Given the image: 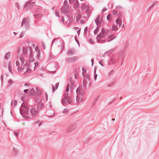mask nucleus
<instances>
[{
	"mask_svg": "<svg viewBox=\"0 0 159 159\" xmlns=\"http://www.w3.org/2000/svg\"><path fill=\"white\" fill-rule=\"evenodd\" d=\"M32 1L31 0H29L25 2L24 4V8L25 9L26 11H28L29 9H31L34 6L33 3H34L35 2L32 3Z\"/></svg>",
	"mask_w": 159,
	"mask_h": 159,
	"instance_id": "nucleus-1",
	"label": "nucleus"
},
{
	"mask_svg": "<svg viewBox=\"0 0 159 159\" xmlns=\"http://www.w3.org/2000/svg\"><path fill=\"white\" fill-rule=\"evenodd\" d=\"M24 24H25V28L28 30L30 28V24L29 22V17L24 18L22 20L21 26H22Z\"/></svg>",
	"mask_w": 159,
	"mask_h": 159,
	"instance_id": "nucleus-2",
	"label": "nucleus"
},
{
	"mask_svg": "<svg viewBox=\"0 0 159 159\" xmlns=\"http://www.w3.org/2000/svg\"><path fill=\"white\" fill-rule=\"evenodd\" d=\"M79 59V57L77 56L71 57H66L65 58V61L68 63H73L75 61Z\"/></svg>",
	"mask_w": 159,
	"mask_h": 159,
	"instance_id": "nucleus-3",
	"label": "nucleus"
},
{
	"mask_svg": "<svg viewBox=\"0 0 159 159\" xmlns=\"http://www.w3.org/2000/svg\"><path fill=\"white\" fill-rule=\"evenodd\" d=\"M66 8V6H63L61 7V11L63 14L69 13L70 11Z\"/></svg>",
	"mask_w": 159,
	"mask_h": 159,
	"instance_id": "nucleus-4",
	"label": "nucleus"
},
{
	"mask_svg": "<svg viewBox=\"0 0 159 159\" xmlns=\"http://www.w3.org/2000/svg\"><path fill=\"white\" fill-rule=\"evenodd\" d=\"M21 106L23 108L25 109V112H29L30 108L27 102H25L24 103L23 102Z\"/></svg>",
	"mask_w": 159,
	"mask_h": 159,
	"instance_id": "nucleus-5",
	"label": "nucleus"
},
{
	"mask_svg": "<svg viewBox=\"0 0 159 159\" xmlns=\"http://www.w3.org/2000/svg\"><path fill=\"white\" fill-rule=\"evenodd\" d=\"M75 49L74 48H71L67 51V54L68 56H72L75 54Z\"/></svg>",
	"mask_w": 159,
	"mask_h": 159,
	"instance_id": "nucleus-6",
	"label": "nucleus"
},
{
	"mask_svg": "<svg viewBox=\"0 0 159 159\" xmlns=\"http://www.w3.org/2000/svg\"><path fill=\"white\" fill-rule=\"evenodd\" d=\"M76 128V126L75 125H73L70 126L68 128L67 130V133H69L71 132L74 130Z\"/></svg>",
	"mask_w": 159,
	"mask_h": 159,
	"instance_id": "nucleus-7",
	"label": "nucleus"
},
{
	"mask_svg": "<svg viewBox=\"0 0 159 159\" xmlns=\"http://www.w3.org/2000/svg\"><path fill=\"white\" fill-rule=\"evenodd\" d=\"M108 65H115L116 63L115 59L114 58H111L110 61H108Z\"/></svg>",
	"mask_w": 159,
	"mask_h": 159,
	"instance_id": "nucleus-8",
	"label": "nucleus"
},
{
	"mask_svg": "<svg viewBox=\"0 0 159 159\" xmlns=\"http://www.w3.org/2000/svg\"><path fill=\"white\" fill-rule=\"evenodd\" d=\"M30 112L33 116H35L38 114V111L34 108H32L30 110Z\"/></svg>",
	"mask_w": 159,
	"mask_h": 159,
	"instance_id": "nucleus-9",
	"label": "nucleus"
},
{
	"mask_svg": "<svg viewBox=\"0 0 159 159\" xmlns=\"http://www.w3.org/2000/svg\"><path fill=\"white\" fill-rule=\"evenodd\" d=\"M106 36L105 34L100 32L97 35V36L96 37V40H98V39H103Z\"/></svg>",
	"mask_w": 159,
	"mask_h": 159,
	"instance_id": "nucleus-10",
	"label": "nucleus"
},
{
	"mask_svg": "<svg viewBox=\"0 0 159 159\" xmlns=\"http://www.w3.org/2000/svg\"><path fill=\"white\" fill-rule=\"evenodd\" d=\"M116 23L119 25L120 27L122 25V21L121 18L119 17H118L116 20Z\"/></svg>",
	"mask_w": 159,
	"mask_h": 159,
	"instance_id": "nucleus-11",
	"label": "nucleus"
},
{
	"mask_svg": "<svg viewBox=\"0 0 159 159\" xmlns=\"http://www.w3.org/2000/svg\"><path fill=\"white\" fill-rule=\"evenodd\" d=\"M67 98H66V97H62V98L61 99V102L62 103V104L63 106H65V105L67 103Z\"/></svg>",
	"mask_w": 159,
	"mask_h": 159,
	"instance_id": "nucleus-12",
	"label": "nucleus"
},
{
	"mask_svg": "<svg viewBox=\"0 0 159 159\" xmlns=\"http://www.w3.org/2000/svg\"><path fill=\"white\" fill-rule=\"evenodd\" d=\"M36 92L33 88L31 89L29 92V94L31 97H32L34 95H36Z\"/></svg>",
	"mask_w": 159,
	"mask_h": 159,
	"instance_id": "nucleus-13",
	"label": "nucleus"
},
{
	"mask_svg": "<svg viewBox=\"0 0 159 159\" xmlns=\"http://www.w3.org/2000/svg\"><path fill=\"white\" fill-rule=\"evenodd\" d=\"M35 89L36 91L37 92H36V95L37 96H40L42 94V92L37 87H36L35 88Z\"/></svg>",
	"mask_w": 159,
	"mask_h": 159,
	"instance_id": "nucleus-14",
	"label": "nucleus"
},
{
	"mask_svg": "<svg viewBox=\"0 0 159 159\" xmlns=\"http://www.w3.org/2000/svg\"><path fill=\"white\" fill-rule=\"evenodd\" d=\"M22 50L23 54H24L26 55L27 54L28 52V48L27 47H25L22 48Z\"/></svg>",
	"mask_w": 159,
	"mask_h": 159,
	"instance_id": "nucleus-15",
	"label": "nucleus"
},
{
	"mask_svg": "<svg viewBox=\"0 0 159 159\" xmlns=\"http://www.w3.org/2000/svg\"><path fill=\"white\" fill-rule=\"evenodd\" d=\"M44 104L43 103H41V101L39 102L37 104V108L38 109H42L43 107Z\"/></svg>",
	"mask_w": 159,
	"mask_h": 159,
	"instance_id": "nucleus-16",
	"label": "nucleus"
},
{
	"mask_svg": "<svg viewBox=\"0 0 159 159\" xmlns=\"http://www.w3.org/2000/svg\"><path fill=\"white\" fill-rule=\"evenodd\" d=\"M67 101V103L70 104H71L73 102V99L72 98L70 97H68Z\"/></svg>",
	"mask_w": 159,
	"mask_h": 159,
	"instance_id": "nucleus-17",
	"label": "nucleus"
},
{
	"mask_svg": "<svg viewBox=\"0 0 159 159\" xmlns=\"http://www.w3.org/2000/svg\"><path fill=\"white\" fill-rule=\"evenodd\" d=\"M19 110L20 114L22 116H23V115H24V114L25 112V109H21V107H20Z\"/></svg>",
	"mask_w": 159,
	"mask_h": 159,
	"instance_id": "nucleus-18",
	"label": "nucleus"
},
{
	"mask_svg": "<svg viewBox=\"0 0 159 159\" xmlns=\"http://www.w3.org/2000/svg\"><path fill=\"white\" fill-rule=\"evenodd\" d=\"M11 56V52H8L5 55L4 58L5 59H8Z\"/></svg>",
	"mask_w": 159,
	"mask_h": 159,
	"instance_id": "nucleus-19",
	"label": "nucleus"
},
{
	"mask_svg": "<svg viewBox=\"0 0 159 159\" xmlns=\"http://www.w3.org/2000/svg\"><path fill=\"white\" fill-rule=\"evenodd\" d=\"M80 3L78 1V0H77V1H76L75 2V3L74 4V7L75 8H78L79 7V6Z\"/></svg>",
	"mask_w": 159,
	"mask_h": 159,
	"instance_id": "nucleus-20",
	"label": "nucleus"
},
{
	"mask_svg": "<svg viewBox=\"0 0 159 159\" xmlns=\"http://www.w3.org/2000/svg\"><path fill=\"white\" fill-rule=\"evenodd\" d=\"M70 84V90L71 91H73V90L74 89V88L75 83L73 81H71Z\"/></svg>",
	"mask_w": 159,
	"mask_h": 159,
	"instance_id": "nucleus-21",
	"label": "nucleus"
},
{
	"mask_svg": "<svg viewBox=\"0 0 159 159\" xmlns=\"http://www.w3.org/2000/svg\"><path fill=\"white\" fill-rule=\"evenodd\" d=\"M18 153V151L17 150V149L15 148H13V149L12 150V153L13 155L14 156H16L17 155Z\"/></svg>",
	"mask_w": 159,
	"mask_h": 159,
	"instance_id": "nucleus-22",
	"label": "nucleus"
},
{
	"mask_svg": "<svg viewBox=\"0 0 159 159\" xmlns=\"http://www.w3.org/2000/svg\"><path fill=\"white\" fill-rule=\"evenodd\" d=\"M83 77L84 78H85L87 79V80L89 81H90L91 80V79L89 76V74H85V75H83Z\"/></svg>",
	"mask_w": 159,
	"mask_h": 159,
	"instance_id": "nucleus-23",
	"label": "nucleus"
},
{
	"mask_svg": "<svg viewBox=\"0 0 159 159\" xmlns=\"http://www.w3.org/2000/svg\"><path fill=\"white\" fill-rule=\"evenodd\" d=\"M82 87L81 86H79L76 89V90L77 94H78L79 93H80Z\"/></svg>",
	"mask_w": 159,
	"mask_h": 159,
	"instance_id": "nucleus-24",
	"label": "nucleus"
},
{
	"mask_svg": "<svg viewBox=\"0 0 159 159\" xmlns=\"http://www.w3.org/2000/svg\"><path fill=\"white\" fill-rule=\"evenodd\" d=\"M84 99L83 98H81L80 99V98L78 97V95L76 97V102L77 103L79 102L80 100L81 102H82L84 101Z\"/></svg>",
	"mask_w": 159,
	"mask_h": 159,
	"instance_id": "nucleus-25",
	"label": "nucleus"
},
{
	"mask_svg": "<svg viewBox=\"0 0 159 159\" xmlns=\"http://www.w3.org/2000/svg\"><path fill=\"white\" fill-rule=\"evenodd\" d=\"M157 3V2H154L153 3L151 6L148 8L147 10L148 11H150Z\"/></svg>",
	"mask_w": 159,
	"mask_h": 159,
	"instance_id": "nucleus-26",
	"label": "nucleus"
},
{
	"mask_svg": "<svg viewBox=\"0 0 159 159\" xmlns=\"http://www.w3.org/2000/svg\"><path fill=\"white\" fill-rule=\"evenodd\" d=\"M102 18H101L97 22V25H96L97 26H100L102 23Z\"/></svg>",
	"mask_w": 159,
	"mask_h": 159,
	"instance_id": "nucleus-27",
	"label": "nucleus"
},
{
	"mask_svg": "<svg viewBox=\"0 0 159 159\" xmlns=\"http://www.w3.org/2000/svg\"><path fill=\"white\" fill-rule=\"evenodd\" d=\"M68 0H65L63 2L64 6H66V8H69L70 7L68 5Z\"/></svg>",
	"mask_w": 159,
	"mask_h": 159,
	"instance_id": "nucleus-28",
	"label": "nucleus"
},
{
	"mask_svg": "<svg viewBox=\"0 0 159 159\" xmlns=\"http://www.w3.org/2000/svg\"><path fill=\"white\" fill-rule=\"evenodd\" d=\"M118 29V27L116 25H112L111 30L113 31H116Z\"/></svg>",
	"mask_w": 159,
	"mask_h": 159,
	"instance_id": "nucleus-29",
	"label": "nucleus"
},
{
	"mask_svg": "<svg viewBox=\"0 0 159 159\" xmlns=\"http://www.w3.org/2000/svg\"><path fill=\"white\" fill-rule=\"evenodd\" d=\"M98 43H103L106 42V41L105 39L103 40L102 39H98V40H97Z\"/></svg>",
	"mask_w": 159,
	"mask_h": 159,
	"instance_id": "nucleus-30",
	"label": "nucleus"
},
{
	"mask_svg": "<svg viewBox=\"0 0 159 159\" xmlns=\"http://www.w3.org/2000/svg\"><path fill=\"white\" fill-rule=\"evenodd\" d=\"M112 15L111 14H108V15L107 16V20L109 21L110 20V19H111V18H112Z\"/></svg>",
	"mask_w": 159,
	"mask_h": 159,
	"instance_id": "nucleus-31",
	"label": "nucleus"
},
{
	"mask_svg": "<svg viewBox=\"0 0 159 159\" xmlns=\"http://www.w3.org/2000/svg\"><path fill=\"white\" fill-rule=\"evenodd\" d=\"M99 26H97V27H96V29L95 30L93 31L94 34L95 35L96 34L98 33L99 30Z\"/></svg>",
	"mask_w": 159,
	"mask_h": 159,
	"instance_id": "nucleus-32",
	"label": "nucleus"
},
{
	"mask_svg": "<svg viewBox=\"0 0 159 159\" xmlns=\"http://www.w3.org/2000/svg\"><path fill=\"white\" fill-rule=\"evenodd\" d=\"M20 56L22 57V56L21 55H20L19 59L21 61V64H23L25 62V60L23 59L22 57H20Z\"/></svg>",
	"mask_w": 159,
	"mask_h": 159,
	"instance_id": "nucleus-33",
	"label": "nucleus"
},
{
	"mask_svg": "<svg viewBox=\"0 0 159 159\" xmlns=\"http://www.w3.org/2000/svg\"><path fill=\"white\" fill-rule=\"evenodd\" d=\"M111 29L106 30V33L105 34L106 36L107 35L111 33Z\"/></svg>",
	"mask_w": 159,
	"mask_h": 159,
	"instance_id": "nucleus-34",
	"label": "nucleus"
},
{
	"mask_svg": "<svg viewBox=\"0 0 159 159\" xmlns=\"http://www.w3.org/2000/svg\"><path fill=\"white\" fill-rule=\"evenodd\" d=\"M8 70H9V71L11 73H12L11 67V64L10 63H9L8 64Z\"/></svg>",
	"mask_w": 159,
	"mask_h": 159,
	"instance_id": "nucleus-35",
	"label": "nucleus"
},
{
	"mask_svg": "<svg viewBox=\"0 0 159 159\" xmlns=\"http://www.w3.org/2000/svg\"><path fill=\"white\" fill-rule=\"evenodd\" d=\"M82 70L83 71V72L82 73V75L83 76V75H85V74H86L87 71L85 69L84 67H82Z\"/></svg>",
	"mask_w": 159,
	"mask_h": 159,
	"instance_id": "nucleus-36",
	"label": "nucleus"
},
{
	"mask_svg": "<svg viewBox=\"0 0 159 159\" xmlns=\"http://www.w3.org/2000/svg\"><path fill=\"white\" fill-rule=\"evenodd\" d=\"M30 56V57L29 58V61L30 62L34 61L35 60L34 59V58L33 57V56Z\"/></svg>",
	"mask_w": 159,
	"mask_h": 159,
	"instance_id": "nucleus-37",
	"label": "nucleus"
},
{
	"mask_svg": "<svg viewBox=\"0 0 159 159\" xmlns=\"http://www.w3.org/2000/svg\"><path fill=\"white\" fill-rule=\"evenodd\" d=\"M29 49L30 51V56H33V51H32V48L31 47H29Z\"/></svg>",
	"mask_w": 159,
	"mask_h": 159,
	"instance_id": "nucleus-38",
	"label": "nucleus"
},
{
	"mask_svg": "<svg viewBox=\"0 0 159 159\" xmlns=\"http://www.w3.org/2000/svg\"><path fill=\"white\" fill-rule=\"evenodd\" d=\"M36 53H37V57L38 58V59H39L40 57V50H39L37 52H36Z\"/></svg>",
	"mask_w": 159,
	"mask_h": 159,
	"instance_id": "nucleus-39",
	"label": "nucleus"
},
{
	"mask_svg": "<svg viewBox=\"0 0 159 159\" xmlns=\"http://www.w3.org/2000/svg\"><path fill=\"white\" fill-rule=\"evenodd\" d=\"M87 83V81L86 80H84L83 81V85L84 88H85L86 87Z\"/></svg>",
	"mask_w": 159,
	"mask_h": 159,
	"instance_id": "nucleus-40",
	"label": "nucleus"
},
{
	"mask_svg": "<svg viewBox=\"0 0 159 159\" xmlns=\"http://www.w3.org/2000/svg\"><path fill=\"white\" fill-rule=\"evenodd\" d=\"M104 60L102 59L100 61L98 62L102 66H104L103 64V63H104Z\"/></svg>",
	"mask_w": 159,
	"mask_h": 159,
	"instance_id": "nucleus-41",
	"label": "nucleus"
},
{
	"mask_svg": "<svg viewBox=\"0 0 159 159\" xmlns=\"http://www.w3.org/2000/svg\"><path fill=\"white\" fill-rule=\"evenodd\" d=\"M34 17H36L37 18H39L41 16V14H34Z\"/></svg>",
	"mask_w": 159,
	"mask_h": 159,
	"instance_id": "nucleus-42",
	"label": "nucleus"
},
{
	"mask_svg": "<svg viewBox=\"0 0 159 159\" xmlns=\"http://www.w3.org/2000/svg\"><path fill=\"white\" fill-rule=\"evenodd\" d=\"M86 6L85 4H82L81 5V8L83 10H84L86 8Z\"/></svg>",
	"mask_w": 159,
	"mask_h": 159,
	"instance_id": "nucleus-43",
	"label": "nucleus"
},
{
	"mask_svg": "<svg viewBox=\"0 0 159 159\" xmlns=\"http://www.w3.org/2000/svg\"><path fill=\"white\" fill-rule=\"evenodd\" d=\"M87 30H88V27H86L84 29V36H85V34H87Z\"/></svg>",
	"mask_w": 159,
	"mask_h": 159,
	"instance_id": "nucleus-44",
	"label": "nucleus"
},
{
	"mask_svg": "<svg viewBox=\"0 0 159 159\" xmlns=\"http://www.w3.org/2000/svg\"><path fill=\"white\" fill-rule=\"evenodd\" d=\"M115 80H114V81L113 82H112L109 84L108 85H107V87H111V86H113L115 84Z\"/></svg>",
	"mask_w": 159,
	"mask_h": 159,
	"instance_id": "nucleus-45",
	"label": "nucleus"
},
{
	"mask_svg": "<svg viewBox=\"0 0 159 159\" xmlns=\"http://www.w3.org/2000/svg\"><path fill=\"white\" fill-rule=\"evenodd\" d=\"M25 34V32H24L23 31L21 33L20 35L19 38H21L23 37L24 35Z\"/></svg>",
	"mask_w": 159,
	"mask_h": 159,
	"instance_id": "nucleus-46",
	"label": "nucleus"
},
{
	"mask_svg": "<svg viewBox=\"0 0 159 159\" xmlns=\"http://www.w3.org/2000/svg\"><path fill=\"white\" fill-rule=\"evenodd\" d=\"M74 72L75 73V79H77V76L78 75V74L77 73V70H75L74 71Z\"/></svg>",
	"mask_w": 159,
	"mask_h": 159,
	"instance_id": "nucleus-47",
	"label": "nucleus"
},
{
	"mask_svg": "<svg viewBox=\"0 0 159 159\" xmlns=\"http://www.w3.org/2000/svg\"><path fill=\"white\" fill-rule=\"evenodd\" d=\"M26 71L29 74H30L31 73L32 70L30 68H27L26 69Z\"/></svg>",
	"mask_w": 159,
	"mask_h": 159,
	"instance_id": "nucleus-48",
	"label": "nucleus"
},
{
	"mask_svg": "<svg viewBox=\"0 0 159 159\" xmlns=\"http://www.w3.org/2000/svg\"><path fill=\"white\" fill-rule=\"evenodd\" d=\"M75 41L77 42V43L78 45L80 47V43H79V40H78V39H77V37L76 36H75Z\"/></svg>",
	"mask_w": 159,
	"mask_h": 159,
	"instance_id": "nucleus-49",
	"label": "nucleus"
},
{
	"mask_svg": "<svg viewBox=\"0 0 159 159\" xmlns=\"http://www.w3.org/2000/svg\"><path fill=\"white\" fill-rule=\"evenodd\" d=\"M23 117V118L24 119H29L30 117L28 116L27 115H23V116H22Z\"/></svg>",
	"mask_w": 159,
	"mask_h": 159,
	"instance_id": "nucleus-50",
	"label": "nucleus"
},
{
	"mask_svg": "<svg viewBox=\"0 0 159 159\" xmlns=\"http://www.w3.org/2000/svg\"><path fill=\"white\" fill-rule=\"evenodd\" d=\"M15 4H16V6L17 7L18 9V10H19L20 8V6L19 3L18 2H16V3Z\"/></svg>",
	"mask_w": 159,
	"mask_h": 159,
	"instance_id": "nucleus-51",
	"label": "nucleus"
},
{
	"mask_svg": "<svg viewBox=\"0 0 159 159\" xmlns=\"http://www.w3.org/2000/svg\"><path fill=\"white\" fill-rule=\"evenodd\" d=\"M69 111L68 109H65L63 110L62 113L64 114L68 112Z\"/></svg>",
	"mask_w": 159,
	"mask_h": 159,
	"instance_id": "nucleus-52",
	"label": "nucleus"
},
{
	"mask_svg": "<svg viewBox=\"0 0 159 159\" xmlns=\"http://www.w3.org/2000/svg\"><path fill=\"white\" fill-rule=\"evenodd\" d=\"M77 0H69V3L72 4L74 3Z\"/></svg>",
	"mask_w": 159,
	"mask_h": 159,
	"instance_id": "nucleus-53",
	"label": "nucleus"
},
{
	"mask_svg": "<svg viewBox=\"0 0 159 159\" xmlns=\"http://www.w3.org/2000/svg\"><path fill=\"white\" fill-rule=\"evenodd\" d=\"M106 29H105L104 28H102L101 30V33H103L104 34H105L106 33Z\"/></svg>",
	"mask_w": 159,
	"mask_h": 159,
	"instance_id": "nucleus-54",
	"label": "nucleus"
},
{
	"mask_svg": "<svg viewBox=\"0 0 159 159\" xmlns=\"http://www.w3.org/2000/svg\"><path fill=\"white\" fill-rule=\"evenodd\" d=\"M67 16L68 17V19L69 20V23H71L72 21V18L73 17H72V18H70V17H69L68 15H67ZM72 16L73 17L72 15Z\"/></svg>",
	"mask_w": 159,
	"mask_h": 159,
	"instance_id": "nucleus-55",
	"label": "nucleus"
},
{
	"mask_svg": "<svg viewBox=\"0 0 159 159\" xmlns=\"http://www.w3.org/2000/svg\"><path fill=\"white\" fill-rule=\"evenodd\" d=\"M116 36H115L113 38H109V39L107 41V42H110L111 41L113 40V39H115Z\"/></svg>",
	"mask_w": 159,
	"mask_h": 159,
	"instance_id": "nucleus-56",
	"label": "nucleus"
},
{
	"mask_svg": "<svg viewBox=\"0 0 159 159\" xmlns=\"http://www.w3.org/2000/svg\"><path fill=\"white\" fill-rule=\"evenodd\" d=\"M78 94H79L81 96H83L84 94V91L82 92L80 91V93H79Z\"/></svg>",
	"mask_w": 159,
	"mask_h": 159,
	"instance_id": "nucleus-57",
	"label": "nucleus"
},
{
	"mask_svg": "<svg viewBox=\"0 0 159 159\" xmlns=\"http://www.w3.org/2000/svg\"><path fill=\"white\" fill-rule=\"evenodd\" d=\"M114 72V70H111V71H110L109 73V76H111V75Z\"/></svg>",
	"mask_w": 159,
	"mask_h": 159,
	"instance_id": "nucleus-58",
	"label": "nucleus"
},
{
	"mask_svg": "<svg viewBox=\"0 0 159 159\" xmlns=\"http://www.w3.org/2000/svg\"><path fill=\"white\" fill-rule=\"evenodd\" d=\"M81 18V16L79 14L77 15L76 17V20H79V19Z\"/></svg>",
	"mask_w": 159,
	"mask_h": 159,
	"instance_id": "nucleus-59",
	"label": "nucleus"
},
{
	"mask_svg": "<svg viewBox=\"0 0 159 159\" xmlns=\"http://www.w3.org/2000/svg\"><path fill=\"white\" fill-rule=\"evenodd\" d=\"M89 42L91 44H93L94 43L92 39L90 38L89 39Z\"/></svg>",
	"mask_w": 159,
	"mask_h": 159,
	"instance_id": "nucleus-60",
	"label": "nucleus"
},
{
	"mask_svg": "<svg viewBox=\"0 0 159 159\" xmlns=\"http://www.w3.org/2000/svg\"><path fill=\"white\" fill-rule=\"evenodd\" d=\"M55 15L57 17H60V15L59 14V12L57 11H55Z\"/></svg>",
	"mask_w": 159,
	"mask_h": 159,
	"instance_id": "nucleus-61",
	"label": "nucleus"
},
{
	"mask_svg": "<svg viewBox=\"0 0 159 159\" xmlns=\"http://www.w3.org/2000/svg\"><path fill=\"white\" fill-rule=\"evenodd\" d=\"M59 82L57 83L55 85V89H57V88H58V87L59 86Z\"/></svg>",
	"mask_w": 159,
	"mask_h": 159,
	"instance_id": "nucleus-62",
	"label": "nucleus"
},
{
	"mask_svg": "<svg viewBox=\"0 0 159 159\" xmlns=\"http://www.w3.org/2000/svg\"><path fill=\"white\" fill-rule=\"evenodd\" d=\"M14 106H16L17 103V102L16 100H14L13 102Z\"/></svg>",
	"mask_w": 159,
	"mask_h": 159,
	"instance_id": "nucleus-63",
	"label": "nucleus"
},
{
	"mask_svg": "<svg viewBox=\"0 0 159 159\" xmlns=\"http://www.w3.org/2000/svg\"><path fill=\"white\" fill-rule=\"evenodd\" d=\"M122 8V7H121V6H117L116 7V9H120Z\"/></svg>",
	"mask_w": 159,
	"mask_h": 159,
	"instance_id": "nucleus-64",
	"label": "nucleus"
}]
</instances>
